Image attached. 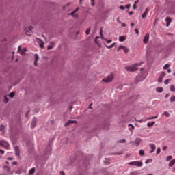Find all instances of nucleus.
Returning a JSON list of instances; mask_svg holds the SVG:
<instances>
[{
  "instance_id": "nucleus-1",
  "label": "nucleus",
  "mask_w": 175,
  "mask_h": 175,
  "mask_svg": "<svg viewBox=\"0 0 175 175\" xmlns=\"http://www.w3.org/2000/svg\"><path fill=\"white\" fill-rule=\"evenodd\" d=\"M142 64L143 62L135 63L131 66H126L124 69L126 72H136V70H137V66H142Z\"/></svg>"
},
{
  "instance_id": "nucleus-2",
  "label": "nucleus",
  "mask_w": 175,
  "mask_h": 175,
  "mask_svg": "<svg viewBox=\"0 0 175 175\" xmlns=\"http://www.w3.org/2000/svg\"><path fill=\"white\" fill-rule=\"evenodd\" d=\"M114 79V74L111 73L109 75H108L107 77L103 78L102 81L103 83H111L113 80Z\"/></svg>"
},
{
  "instance_id": "nucleus-3",
  "label": "nucleus",
  "mask_w": 175,
  "mask_h": 175,
  "mask_svg": "<svg viewBox=\"0 0 175 175\" xmlns=\"http://www.w3.org/2000/svg\"><path fill=\"white\" fill-rule=\"evenodd\" d=\"M128 165L130 166H137L138 167H140L143 166V163L142 161H131L128 163Z\"/></svg>"
},
{
  "instance_id": "nucleus-4",
  "label": "nucleus",
  "mask_w": 175,
  "mask_h": 175,
  "mask_svg": "<svg viewBox=\"0 0 175 175\" xmlns=\"http://www.w3.org/2000/svg\"><path fill=\"white\" fill-rule=\"evenodd\" d=\"M33 29V27L32 26H30L27 28H25V34L27 36H31V35H32V29Z\"/></svg>"
},
{
  "instance_id": "nucleus-5",
  "label": "nucleus",
  "mask_w": 175,
  "mask_h": 175,
  "mask_svg": "<svg viewBox=\"0 0 175 175\" xmlns=\"http://www.w3.org/2000/svg\"><path fill=\"white\" fill-rule=\"evenodd\" d=\"M79 8H77L75 10H74L72 12L68 14V16H72V17H73L74 18H79V15L76 13H77L79 12Z\"/></svg>"
},
{
  "instance_id": "nucleus-6",
  "label": "nucleus",
  "mask_w": 175,
  "mask_h": 175,
  "mask_svg": "<svg viewBox=\"0 0 175 175\" xmlns=\"http://www.w3.org/2000/svg\"><path fill=\"white\" fill-rule=\"evenodd\" d=\"M130 143L131 144L134 143L135 146H139L140 143H142V139L139 137H136L135 142L131 141Z\"/></svg>"
},
{
  "instance_id": "nucleus-7",
  "label": "nucleus",
  "mask_w": 175,
  "mask_h": 175,
  "mask_svg": "<svg viewBox=\"0 0 175 175\" xmlns=\"http://www.w3.org/2000/svg\"><path fill=\"white\" fill-rule=\"evenodd\" d=\"M121 49L123 50L126 54H127V53H129V49L128 48H126V46H124L122 45H120L118 48V51H120Z\"/></svg>"
},
{
  "instance_id": "nucleus-8",
  "label": "nucleus",
  "mask_w": 175,
  "mask_h": 175,
  "mask_svg": "<svg viewBox=\"0 0 175 175\" xmlns=\"http://www.w3.org/2000/svg\"><path fill=\"white\" fill-rule=\"evenodd\" d=\"M36 40H38V43L41 49H44V42L42 39L39 38H36Z\"/></svg>"
},
{
  "instance_id": "nucleus-9",
  "label": "nucleus",
  "mask_w": 175,
  "mask_h": 175,
  "mask_svg": "<svg viewBox=\"0 0 175 175\" xmlns=\"http://www.w3.org/2000/svg\"><path fill=\"white\" fill-rule=\"evenodd\" d=\"M165 76H166V72H161V73L160 74V76L158 78V82L159 83H162V80L163 79Z\"/></svg>"
},
{
  "instance_id": "nucleus-10",
  "label": "nucleus",
  "mask_w": 175,
  "mask_h": 175,
  "mask_svg": "<svg viewBox=\"0 0 175 175\" xmlns=\"http://www.w3.org/2000/svg\"><path fill=\"white\" fill-rule=\"evenodd\" d=\"M149 39H150V34L148 33L146 34L143 39L144 43H145V44H146V43H148Z\"/></svg>"
},
{
  "instance_id": "nucleus-11",
  "label": "nucleus",
  "mask_w": 175,
  "mask_h": 175,
  "mask_svg": "<svg viewBox=\"0 0 175 175\" xmlns=\"http://www.w3.org/2000/svg\"><path fill=\"white\" fill-rule=\"evenodd\" d=\"M150 147L152 150L150 151V154H152V152H154V151H155V150L157 149V146L154 144H150Z\"/></svg>"
},
{
  "instance_id": "nucleus-12",
  "label": "nucleus",
  "mask_w": 175,
  "mask_h": 175,
  "mask_svg": "<svg viewBox=\"0 0 175 175\" xmlns=\"http://www.w3.org/2000/svg\"><path fill=\"white\" fill-rule=\"evenodd\" d=\"M34 58H35L34 65L35 66H38V61H39V55H38V54H35Z\"/></svg>"
},
{
  "instance_id": "nucleus-13",
  "label": "nucleus",
  "mask_w": 175,
  "mask_h": 175,
  "mask_svg": "<svg viewBox=\"0 0 175 175\" xmlns=\"http://www.w3.org/2000/svg\"><path fill=\"white\" fill-rule=\"evenodd\" d=\"M149 12L150 9H148V8H146L144 13L142 14V18H146Z\"/></svg>"
},
{
  "instance_id": "nucleus-14",
  "label": "nucleus",
  "mask_w": 175,
  "mask_h": 175,
  "mask_svg": "<svg viewBox=\"0 0 175 175\" xmlns=\"http://www.w3.org/2000/svg\"><path fill=\"white\" fill-rule=\"evenodd\" d=\"M165 21H166V27H169V25H170V23H172V18L170 17H167L165 18Z\"/></svg>"
},
{
  "instance_id": "nucleus-15",
  "label": "nucleus",
  "mask_w": 175,
  "mask_h": 175,
  "mask_svg": "<svg viewBox=\"0 0 175 175\" xmlns=\"http://www.w3.org/2000/svg\"><path fill=\"white\" fill-rule=\"evenodd\" d=\"M15 154L16 157H20V149L17 146L14 147Z\"/></svg>"
},
{
  "instance_id": "nucleus-16",
  "label": "nucleus",
  "mask_w": 175,
  "mask_h": 175,
  "mask_svg": "<svg viewBox=\"0 0 175 175\" xmlns=\"http://www.w3.org/2000/svg\"><path fill=\"white\" fill-rule=\"evenodd\" d=\"M36 125V118H33L32 119V122H31V128H35Z\"/></svg>"
},
{
  "instance_id": "nucleus-17",
  "label": "nucleus",
  "mask_w": 175,
  "mask_h": 175,
  "mask_svg": "<svg viewBox=\"0 0 175 175\" xmlns=\"http://www.w3.org/2000/svg\"><path fill=\"white\" fill-rule=\"evenodd\" d=\"M54 46H55V44L54 42H50L49 45L47 47L48 50H51L52 49H53Z\"/></svg>"
},
{
  "instance_id": "nucleus-18",
  "label": "nucleus",
  "mask_w": 175,
  "mask_h": 175,
  "mask_svg": "<svg viewBox=\"0 0 175 175\" xmlns=\"http://www.w3.org/2000/svg\"><path fill=\"white\" fill-rule=\"evenodd\" d=\"M19 53L21 55H25V53H27V48H23Z\"/></svg>"
},
{
  "instance_id": "nucleus-19",
  "label": "nucleus",
  "mask_w": 175,
  "mask_h": 175,
  "mask_svg": "<svg viewBox=\"0 0 175 175\" xmlns=\"http://www.w3.org/2000/svg\"><path fill=\"white\" fill-rule=\"evenodd\" d=\"M126 40V37L125 36H122L119 38V42H125Z\"/></svg>"
},
{
  "instance_id": "nucleus-20",
  "label": "nucleus",
  "mask_w": 175,
  "mask_h": 175,
  "mask_svg": "<svg viewBox=\"0 0 175 175\" xmlns=\"http://www.w3.org/2000/svg\"><path fill=\"white\" fill-rule=\"evenodd\" d=\"M76 122H77L76 120H69L68 122H67L65 125L66 126L69 125L70 124H76Z\"/></svg>"
},
{
  "instance_id": "nucleus-21",
  "label": "nucleus",
  "mask_w": 175,
  "mask_h": 175,
  "mask_svg": "<svg viewBox=\"0 0 175 175\" xmlns=\"http://www.w3.org/2000/svg\"><path fill=\"white\" fill-rule=\"evenodd\" d=\"M105 47L107 49H113L114 47V46H116V42H113L112 44L107 46L106 45V44H105Z\"/></svg>"
},
{
  "instance_id": "nucleus-22",
  "label": "nucleus",
  "mask_w": 175,
  "mask_h": 175,
  "mask_svg": "<svg viewBox=\"0 0 175 175\" xmlns=\"http://www.w3.org/2000/svg\"><path fill=\"white\" fill-rule=\"evenodd\" d=\"M174 165H175V159H173L172 161H171L169 163V166L170 167H172V166H173Z\"/></svg>"
},
{
  "instance_id": "nucleus-23",
  "label": "nucleus",
  "mask_w": 175,
  "mask_h": 175,
  "mask_svg": "<svg viewBox=\"0 0 175 175\" xmlns=\"http://www.w3.org/2000/svg\"><path fill=\"white\" fill-rule=\"evenodd\" d=\"M129 131H131V132H132V129H135V126H133V124H129Z\"/></svg>"
},
{
  "instance_id": "nucleus-24",
  "label": "nucleus",
  "mask_w": 175,
  "mask_h": 175,
  "mask_svg": "<svg viewBox=\"0 0 175 175\" xmlns=\"http://www.w3.org/2000/svg\"><path fill=\"white\" fill-rule=\"evenodd\" d=\"M33 173H35V168L33 167L31 170H29V174L32 175L33 174Z\"/></svg>"
},
{
  "instance_id": "nucleus-25",
  "label": "nucleus",
  "mask_w": 175,
  "mask_h": 175,
  "mask_svg": "<svg viewBox=\"0 0 175 175\" xmlns=\"http://www.w3.org/2000/svg\"><path fill=\"white\" fill-rule=\"evenodd\" d=\"M156 91H157V92H163V88H157L156 89Z\"/></svg>"
},
{
  "instance_id": "nucleus-26",
  "label": "nucleus",
  "mask_w": 175,
  "mask_h": 175,
  "mask_svg": "<svg viewBox=\"0 0 175 175\" xmlns=\"http://www.w3.org/2000/svg\"><path fill=\"white\" fill-rule=\"evenodd\" d=\"M147 125H148V126L150 128V127H151V126L155 125V122L153 121V122H152L151 123H148Z\"/></svg>"
},
{
  "instance_id": "nucleus-27",
  "label": "nucleus",
  "mask_w": 175,
  "mask_h": 175,
  "mask_svg": "<svg viewBox=\"0 0 175 175\" xmlns=\"http://www.w3.org/2000/svg\"><path fill=\"white\" fill-rule=\"evenodd\" d=\"M170 91H171L172 92H175V87H174V85H171V86L170 87Z\"/></svg>"
},
{
  "instance_id": "nucleus-28",
  "label": "nucleus",
  "mask_w": 175,
  "mask_h": 175,
  "mask_svg": "<svg viewBox=\"0 0 175 175\" xmlns=\"http://www.w3.org/2000/svg\"><path fill=\"white\" fill-rule=\"evenodd\" d=\"M170 102H175V96L172 95L170 99Z\"/></svg>"
},
{
  "instance_id": "nucleus-29",
  "label": "nucleus",
  "mask_w": 175,
  "mask_h": 175,
  "mask_svg": "<svg viewBox=\"0 0 175 175\" xmlns=\"http://www.w3.org/2000/svg\"><path fill=\"white\" fill-rule=\"evenodd\" d=\"M171 159H173L172 156H168L166 159L167 162H169V161H171Z\"/></svg>"
},
{
  "instance_id": "nucleus-30",
  "label": "nucleus",
  "mask_w": 175,
  "mask_h": 175,
  "mask_svg": "<svg viewBox=\"0 0 175 175\" xmlns=\"http://www.w3.org/2000/svg\"><path fill=\"white\" fill-rule=\"evenodd\" d=\"M164 116H165L166 117H170V113H169V112L167 111H164L163 112Z\"/></svg>"
},
{
  "instance_id": "nucleus-31",
  "label": "nucleus",
  "mask_w": 175,
  "mask_h": 175,
  "mask_svg": "<svg viewBox=\"0 0 175 175\" xmlns=\"http://www.w3.org/2000/svg\"><path fill=\"white\" fill-rule=\"evenodd\" d=\"M90 32H91V27H89L86 31H85V33L86 35H90Z\"/></svg>"
},
{
  "instance_id": "nucleus-32",
  "label": "nucleus",
  "mask_w": 175,
  "mask_h": 175,
  "mask_svg": "<svg viewBox=\"0 0 175 175\" xmlns=\"http://www.w3.org/2000/svg\"><path fill=\"white\" fill-rule=\"evenodd\" d=\"M170 64H165L163 69H164L165 70H166V69H167L168 68H170Z\"/></svg>"
},
{
  "instance_id": "nucleus-33",
  "label": "nucleus",
  "mask_w": 175,
  "mask_h": 175,
  "mask_svg": "<svg viewBox=\"0 0 175 175\" xmlns=\"http://www.w3.org/2000/svg\"><path fill=\"white\" fill-rule=\"evenodd\" d=\"M14 95H16V94L14 92H11L9 94L10 98H14Z\"/></svg>"
},
{
  "instance_id": "nucleus-34",
  "label": "nucleus",
  "mask_w": 175,
  "mask_h": 175,
  "mask_svg": "<svg viewBox=\"0 0 175 175\" xmlns=\"http://www.w3.org/2000/svg\"><path fill=\"white\" fill-rule=\"evenodd\" d=\"M158 117V115H157L156 116H152L148 118V120H155V118H157Z\"/></svg>"
},
{
  "instance_id": "nucleus-35",
  "label": "nucleus",
  "mask_w": 175,
  "mask_h": 175,
  "mask_svg": "<svg viewBox=\"0 0 175 175\" xmlns=\"http://www.w3.org/2000/svg\"><path fill=\"white\" fill-rule=\"evenodd\" d=\"M139 155H141L142 157H143V155H144V150H139Z\"/></svg>"
},
{
  "instance_id": "nucleus-36",
  "label": "nucleus",
  "mask_w": 175,
  "mask_h": 175,
  "mask_svg": "<svg viewBox=\"0 0 175 175\" xmlns=\"http://www.w3.org/2000/svg\"><path fill=\"white\" fill-rule=\"evenodd\" d=\"M126 142V140L123 139H120V140L118 141V143H125Z\"/></svg>"
},
{
  "instance_id": "nucleus-37",
  "label": "nucleus",
  "mask_w": 175,
  "mask_h": 175,
  "mask_svg": "<svg viewBox=\"0 0 175 175\" xmlns=\"http://www.w3.org/2000/svg\"><path fill=\"white\" fill-rule=\"evenodd\" d=\"M91 1V6H95V0H90Z\"/></svg>"
},
{
  "instance_id": "nucleus-38",
  "label": "nucleus",
  "mask_w": 175,
  "mask_h": 175,
  "mask_svg": "<svg viewBox=\"0 0 175 175\" xmlns=\"http://www.w3.org/2000/svg\"><path fill=\"white\" fill-rule=\"evenodd\" d=\"M0 131H5V126H3V125L0 126Z\"/></svg>"
},
{
  "instance_id": "nucleus-39",
  "label": "nucleus",
  "mask_w": 175,
  "mask_h": 175,
  "mask_svg": "<svg viewBox=\"0 0 175 175\" xmlns=\"http://www.w3.org/2000/svg\"><path fill=\"white\" fill-rule=\"evenodd\" d=\"M4 168L7 170L8 172H10V167L8 166H5Z\"/></svg>"
},
{
  "instance_id": "nucleus-40",
  "label": "nucleus",
  "mask_w": 175,
  "mask_h": 175,
  "mask_svg": "<svg viewBox=\"0 0 175 175\" xmlns=\"http://www.w3.org/2000/svg\"><path fill=\"white\" fill-rule=\"evenodd\" d=\"M170 79H166L165 81H164V84L165 85H167V84H169V81H170Z\"/></svg>"
},
{
  "instance_id": "nucleus-41",
  "label": "nucleus",
  "mask_w": 175,
  "mask_h": 175,
  "mask_svg": "<svg viewBox=\"0 0 175 175\" xmlns=\"http://www.w3.org/2000/svg\"><path fill=\"white\" fill-rule=\"evenodd\" d=\"M104 40H106V41H107V43H108V44H110V43H111V42H112L111 40H107V39H106V38H104Z\"/></svg>"
},
{
  "instance_id": "nucleus-42",
  "label": "nucleus",
  "mask_w": 175,
  "mask_h": 175,
  "mask_svg": "<svg viewBox=\"0 0 175 175\" xmlns=\"http://www.w3.org/2000/svg\"><path fill=\"white\" fill-rule=\"evenodd\" d=\"M157 154H161V148H158L157 150Z\"/></svg>"
},
{
  "instance_id": "nucleus-43",
  "label": "nucleus",
  "mask_w": 175,
  "mask_h": 175,
  "mask_svg": "<svg viewBox=\"0 0 175 175\" xmlns=\"http://www.w3.org/2000/svg\"><path fill=\"white\" fill-rule=\"evenodd\" d=\"M119 8L121 9V10H125V7H124L123 5H120Z\"/></svg>"
},
{
  "instance_id": "nucleus-44",
  "label": "nucleus",
  "mask_w": 175,
  "mask_h": 175,
  "mask_svg": "<svg viewBox=\"0 0 175 175\" xmlns=\"http://www.w3.org/2000/svg\"><path fill=\"white\" fill-rule=\"evenodd\" d=\"M4 102H5V103H8V102H9V99L8 98H6V96H5Z\"/></svg>"
},
{
  "instance_id": "nucleus-45",
  "label": "nucleus",
  "mask_w": 175,
  "mask_h": 175,
  "mask_svg": "<svg viewBox=\"0 0 175 175\" xmlns=\"http://www.w3.org/2000/svg\"><path fill=\"white\" fill-rule=\"evenodd\" d=\"M166 150H167V146H165L163 148V151H166Z\"/></svg>"
},
{
  "instance_id": "nucleus-46",
  "label": "nucleus",
  "mask_w": 175,
  "mask_h": 175,
  "mask_svg": "<svg viewBox=\"0 0 175 175\" xmlns=\"http://www.w3.org/2000/svg\"><path fill=\"white\" fill-rule=\"evenodd\" d=\"M135 120L137 121V122H141V123L143 122V121H144V120H143V119H141L139 120H137L136 118H135Z\"/></svg>"
},
{
  "instance_id": "nucleus-47",
  "label": "nucleus",
  "mask_w": 175,
  "mask_h": 175,
  "mask_svg": "<svg viewBox=\"0 0 175 175\" xmlns=\"http://www.w3.org/2000/svg\"><path fill=\"white\" fill-rule=\"evenodd\" d=\"M102 32H103V31H102V29H100V35L101 36L102 39H105V38H103V35Z\"/></svg>"
},
{
  "instance_id": "nucleus-48",
  "label": "nucleus",
  "mask_w": 175,
  "mask_h": 175,
  "mask_svg": "<svg viewBox=\"0 0 175 175\" xmlns=\"http://www.w3.org/2000/svg\"><path fill=\"white\" fill-rule=\"evenodd\" d=\"M135 32L137 35H139V30L137 29H135Z\"/></svg>"
},
{
  "instance_id": "nucleus-49",
  "label": "nucleus",
  "mask_w": 175,
  "mask_h": 175,
  "mask_svg": "<svg viewBox=\"0 0 175 175\" xmlns=\"http://www.w3.org/2000/svg\"><path fill=\"white\" fill-rule=\"evenodd\" d=\"M7 159H8V161H13V159H13V157H8V158H7Z\"/></svg>"
},
{
  "instance_id": "nucleus-50",
  "label": "nucleus",
  "mask_w": 175,
  "mask_h": 175,
  "mask_svg": "<svg viewBox=\"0 0 175 175\" xmlns=\"http://www.w3.org/2000/svg\"><path fill=\"white\" fill-rule=\"evenodd\" d=\"M21 46H19L18 47V53H20V51H21Z\"/></svg>"
},
{
  "instance_id": "nucleus-51",
  "label": "nucleus",
  "mask_w": 175,
  "mask_h": 175,
  "mask_svg": "<svg viewBox=\"0 0 175 175\" xmlns=\"http://www.w3.org/2000/svg\"><path fill=\"white\" fill-rule=\"evenodd\" d=\"M137 7L136 6V5L133 4V9H134V10H135V9H137Z\"/></svg>"
},
{
  "instance_id": "nucleus-52",
  "label": "nucleus",
  "mask_w": 175,
  "mask_h": 175,
  "mask_svg": "<svg viewBox=\"0 0 175 175\" xmlns=\"http://www.w3.org/2000/svg\"><path fill=\"white\" fill-rule=\"evenodd\" d=\"M116 21H118V23H119V24H121V21H120V17H118Z\"/></svg>"
},
{
  "instance_id": "nucleus-53",
  "label": "nucleus",
  "mask_w": 175,
  "mask_h": 175,
  "mask_svg": "<svg viewBox=\"0 0 175 175\" xmlns=\"http://www.w3.org/2000/svg\"><path fill=\"white\" fill-rule=\"evenodd\" d=\"M126 9H129L131 8V4H128L126 5Z\"/></svg>"
},
{
  "instance_id": "nucleus-54",
  "label": "nucleus",
  "mask_w": 175,
  "mask_h": 175,
  "mask_svg": "<svg viewBox=\"0 0 175 175\" xmlns=\"http://www.w3.org/2000/svg\"><path fill=\"white\" fill-rule=\"evenodd\" d=\"M129 16H133V12L131 11L129 12Z\"/></svg>"
},
{
  "instance_id": "nucleus-55",
  "label": "nucleus",
  "mask_w": 175,
  "mask_h": 175,
  "mask_svg": "<svg viewBox=\"0 0 175 175\" xmlns=\"http://www.w3.org/2000/svg\"><path fill=\"white\" fill-rule=\"evenodd\" d=\"M169 96H170L169 94H165V99H167V98H169Z\"/></svg>"
},
{
  "instance_id": "nucleus-56",
  "label": "nucleus",
  "mask_w": 175,
  "mask_h": 175,
  "mask_svg": "<svg viewBox=\"0 0 175 175\" xmlns=\"http://www.w3.org/2000/svg\"><path fill=\"white\" fill-rule=\"evenodd\" d=\"M28 114H29V111H27L25 113L26 117H28Z\"/></svg>"
},
{
  "instance_id": "nucleus-57",
  "label": "nucleus",
  "mask_w": 175,
  "mask_h": 175,
  "mask_svg": "<svg viewBox=\"0 0 175 175\" xmlns=\"http://www.w3.org/2000/svg\"><path fill=\"white\" fill-rule=\"evenodd\" d=\"M139 3V0H137L134 2V5H137Z\"/></svg>"
},
{
  "instance_id": "nucleus-58",
  "label": "nucleus",
  "mask_w": 175,
  "mask_h": 175,
  "mask_svg": "<svg viewBox=\"0 0 175 175\" xmlns=\"http://www.w3.org/2000/svg\"><path fill=\"white\" fill-rule=\"evenodd\" d=\"M60 175H65V173L64 172V171H60Z\"/></svg>"
},
{
  "instance_id": "nucleus-59",
  "label": "nucleus",
  "mask_w": 175,
  "mask_h": 175,
  "mask_svg": "<svg viewBox=\"0 0 175 175\" xmlns=\"http://www.w3.org/2000/svg\"><path fill=\"white\" fill-rule=\"evenodd\" d=\"M0 154H5V151L0 149Z\"/></svg>"
},
{
  "instance_id": "nucleus-60",
  "label": "nucleus",
  "mask_w": 175,
  "mask_h": 175,
  "mask_svg": "<svg viewBox=\"0 0 175 175\" xmlns=\"http://www.w3.org/2000/svg\"><path fill=\"white\" fill-rule=\"evenodd\" d=\"M167 73H172V70L171 69H168L167 70Z\"/></svg>"
},
{
  "instance_id": "nucleus-61",
  "label": "nucleus",
  "mask_w": 175,
  "mask_h": 175,
  "mask_svg": "<svg viewBox=\"0 0 175 175\" xmlns=\"http://www.w3.org/2000/svg\"><path fill=\"white\" fill-rule=\"evenodd\" d=\"M3 143H5V142L3 141H0V145L2 146V144H3Z\"/></svg>"
},
{
  "instance_id": "nucleus-62",
  "label": "nucleus",
  "mask_w": 175,
  "mask_h": 175,
  "mask_svg": "<svg viewBox=\"0 0 175 175\" xmlns=\"http://www.w3.org/2000/svg\"><path fill=\"white\" fill-rule=\"evenodd\" d=\"M12 165H17V162L16 161H13Z\"/></svg>"
},
{
  "instance_id": "nucleus-63",
  "label": "nucleus",
  "mask_w": 175,
  "mask_h": 175,
  "mask_svg": "<svg viewBox=\"0 0 175 175\" xmlns=\"http://www.w3.org/2000/svg\"><path fill=\"white\" fill-rule=\"evenodd\" d=\"M122 27H126V24H125V23H122Z\"/></svg>"
},
{
  "instance_id": "nucleus-64",
  "label": "nucleus",
  "mask_w": 175,
  "mask_h": 175,
  "mask_svg": "<svg viewBox=\"0 0 175 175\" xmlns=\"http://www.w3.org/2000/svg\"><path fill=\"white\" fill-rule=\"evenodd\" d=\"M94 42L95 43H97V44H98V40L96 38H95Z\"/></svg>"
}]
</instances>
